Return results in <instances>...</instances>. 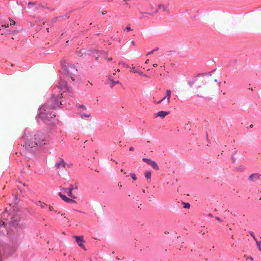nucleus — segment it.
<instances>
[{
	"label": "nucleus",
	"instance_id": "obj_44",
	"mask_svg": "<svg viewBox=\"0 0 261 261\" xmlns=\"http://www.w3.org/2000/svg\"><path fill=\"white\" fill-rule=\"evenodd\" d=\"M123 174L126 176V177L128 176V175L127 174V173L126 172H124Z\"/></svg>",
	"mask_w": 261,
	"mask_h": 261
},
{
	"label": "nucleus",
	"instance_id": "obj_35",
	"mask_svg": "<svg viewBox=\"0 0 261 261\" xmlns=\"http://www.w3.org/2000/svg\"><path fill=\"white\" fill-rule=\"evenodd\" d=\"M2 27L7 28V27H9V24H7V25H6V24H3V25H2Z\"/></svg>",
	"mask_w": 261,
	"mask_h": 261
},
{
	"label": "nucleus",
	"instance_id": "obj_52",
	"mask_svg": "<svg viewBox=\"0 0 261 261\" xmlns=\"http://www.w3.org/2000/svg\"><path fill=\"white\" fill-rule=\"evenodd\" d=\"M2 225H5V222H3Z\"/></svg>",
	"mask_w": 261,
	"mask_h": 261
},
{
	"label": "nucleus",
	"instance_id": "obj_40",
	"mask_svg": "<svg viewBox=\"0 0 261 261\" xmlns=\"http://www.w3.org/2000/svg\"><path fill=\"white\" fill-rule=\"evenodd\" d=\"M130 42L133 45H135V42L134 41H131Z\"/></svg>",
	"mask_w": 261,
	"mask_h": 261
},
{
	"label": "nucleus",
	"instance_id": "obj_11",
	"mask_svg": "<svg viewBox=\"0 0 261 261\" xmlns=\"http://www.w3.org/2000/svg\"><path fill=\"white\" fill-rule=\"evenodd\" d=\"M108 80L111 82L110 84L111 88H113L115 84L120 83L119 81H115L112 75H109Z\"/></svg>",
	"mask_w": 261,
	"mask_h": 261
},
{
	"label": "nucleus",
	"instance_id": "obj_24",
	"mask_svg": "<svg viewBox=\"0 0 261 261\" xmlns=\"http://www.w3.org/2000/svg\"><path fill=\"white\" fill-rule=\"evenodd\" d=\"M130 176L133 178V180H137V177L136 175L134 173H130Z\"/></svg>",
	"mask_w": 261,
	"mask_h": 261
},
{
	"label": "nucleus",
	"instance_id": "obj_25",
	"mask_svg": "<svg viewBox=\"0 0 261 261\" xmlns=\"http://www.w3.org/2000/svg\"><path fill=\"white\" fill-rule=\"evenodd\" d=\"M231 160H232V161L233 163L236 162V161L237 160V158L235 157V155L234 154H232L231 156Z\"/></svg>",
	"mask_w": 261,
	"mask_h": 261
},
{
	"label": "nucleus",
	"instance_id": "obj_9",
	"mask_svg": "<svg viewBox=\"0 0 261 261\" xmlns=\"http://www.w3.org/2000/svg\"><path fill=\"white\" fill-rule=\"evenodd\" d=\"M169 114V112L168 111H159L157 113L155 114L154 115V116L155 117H160L162 118H164L165 116H166L167 115Z\"/></svg>",
	"mask_w": 261,
	"mask_h": 261
},
{
	"label": "nucleus",
	"instance_id": "obj_46",
	"mask_svg": "<svg viewBox=\"0 0 261 261\" xmlns=\"http://www.w3.org/2000/svg\"><path fill=\"white\" fill-rule=\"evenodd\" d=\"M146 64H148L149 63V60H147L145 62Z\"/></svg>",
	"mask_w": 261,
	"mask_h": 261
},
{
	"label": "nucleus",
	"instance_id": "obj_33",
	"mask_svg": "<svg viewBox=\"0 0 261 261\" xmlns=\"http://www.w3.org/2000/svg\"><path fill=\"white\" fill-rule=\"evenodd\" d=\"M136 73H138V74H139L141 75H143V73L141 71L138 70V72H137Z\"/></svg>",
	"mask_w": 261,
	"mask_h": 261
},
{
	"label": "nucleus",
	"instance_id": "obj_41",
	"mask_svg": "<svg viewBox=\"0 0 261 261\" xmlns=\"http://www.w3.org/2000/svg\"><path fill=\"white\" fill-rule=\"evenodd\" d=\"M157 66H158V64H156V63H154V64H153V66L154 67H157Z\"/></svg>",
	"mask_w": 261,
	"mask_h": 261
},
{
	"label": "nucleus",
	"instance_id": "obj_38",
	"mask_svg": "<svg viewBox=\"0 0 261 261\" xmlns=\"http://www.w3.org/2000/svg\"><path fill=\"white\" fill-rule=\"evenodd\" d=\"M107 12L106 11H104L102 12V15H105L106 14H107Z\"/></svg>",
	"mask_w": 261,
	"mask_h": 261
},
{
	"label": "nucleus",
	"instance_id": "obj_34",
	"mask_svg": "<svg viewBox=\"0 0 261 261\" xmlns=\"http://www.w3.org/2000/svg\"><path fill=\"white\" fill-rule=\"evenodd\" d=\"M216 219L218 220L219 221H220V222H222V220L221 219H220V218L218 217H216Z\"/></svg>",
	"mask_w": 261,
	"mask_h": 261
},
{
	"label": "nucleus",
	"instance_id": "obj_15",
	"mask_svg": "<svg viewBox=\"0 0 261 261\" xmlns=\"http://www.w3.org/2000/svg\"><path fill=\"white\" fill-rule=\"evenodd\" d=\"M73 190V187L72 185L70 186V188L68 190V195L72 198H75V197L72 194V190Z\"/></svg>",
	"mask_w": 261,
	"mask_h": 261
},
{
	"label": "nucleus",
	"instance_id": "obj_7",
	"mask_svg": "<svg viewBox=\"0 0 261 261\" xmlns=\"http://www.w3.org/2000/svg\"><path fill=\"white\" fill-rule=\"evenodd\" d=\"M261 174L258 173H253L249 176V179L251 181H255L259 179Z\"/></svg>",
	"mask_w": 261,
	"mask_h": 261
},
{
	"label": "nucleus",
	"instance_id": "obj_13",
	"mask_svg": "<svg viewBox=\"0 0 261 261\" xmlns=\"http://www.w3.org/2000/svg\"><path fill=\"white\" fill-rule=\"evenodd\" d=\"M28 5L29 6H35V10H38L39 9L40 7H42L43 6L40 4H39L37 2H35V3H32V2H29L28 3Z\"/></svg>",
	"mask_w": 261,
	"mask_h": 261
},
{
	"label": "nucleus",
	"instance_id": "obj_29",
	"mask_svg": "<svg viewBox=\"0 0 261 261\" xmlns=\"http://www.w3.org/2000/svg\"><path fill=\"white\" fill-rule=\"evenodd\" d=\"M119 64H122L124 67H128V65H126V64H125L124 63H122V62H119Z\"/></svg>",
	"mask_w": 261,
	"mask_h": 261
},
{
	"label": "nucleus",
	"instance_id": "obj_28",
	"mask_svg": "<svg viewBox=\"0 0 261 261\" xmlns=\"http://www.w3.org/2000/svg\"><path fill=\"white\" fill-rule=\"evenodd\" d=\"M40 206L41 208H44L47 206V205L44 203H41Z\"/></svg>",
	"mask_w": 261,
	"mask_h": 261
},
{
	"label": "nucleus",
	"instance_id": "obj_32",
	"mask_svg": "<svg viewBox=\"0 0 261 261\" xmlns=\"http://www.w3.org/2000/svg\"><path fill=\"white\" fill-rule=\"evenodd\" d=\"M163 100H164L163 99V98H162V99H161L160 100H159V101H158L156 102H155V103H156V104L161 103Z\"/></svg>",
	"mask_w": 261,
	"mask_h": 261
},
{
	"label": "nucleus",
	"instance_id": "obj_49",
	"mask_svg": "<svg viewBox=\"0 0 261 261\" xmlns=\"http://www.w3.org/2000/svg\"><path fill=\"white\" fill-rule=\"evenodd\" d=\"M120 171H121V172H123V173H124V172H125L124 171L123 169H121V170H120Z\"/></svg>",
	"mask_w": 261,
	"mask_h": 261
},
{
	"label": "nucleus",
	"instance_id": "obj_43",
	"mask_svg": "<svg viewBox=\"0 0 261 261\" xmlns=\"http://www.w3.org/2000/svg\"><path fill=\"white\" fill-rule=\"evenodd\" d=\"M112 58H109L108 59V61H112Z\"/></svg>",
	"mask_w": 261,
	"mask_h": 261
},
{
	"label": "nucleus",
	"instance_id": "obj_21",
	"mask_svg": "<svg viewBox=\"0 0 261 261\" xmlns=\"http://www.w3.org/2000/svg\"><path fill=\"white\" fill-rule=\"evenodd\" d=\"M255 243L258 248L259 250L261 251V241H259L257 240L255 242Z\"/></svg>",
	"mask_w": 261,
	"mask_h": 261
},
{
	"label": "nucleus",
	"instance_id": "obj_23",
	"mask_svg": "<svg viewBox=\"0 0 261 261\" xmlns=\"http://www.w3.org/2000/svg\"><path fill=\"white\" fill-rule=\"evenodd\" d=\"M61 193H65V194H67L68 195V190L65 189V188H62L61 190Z\"/></svg>",
	"mask_w": 261,
	"mask_h": 261
},
{
	"label": "nucleus",
	"instance_id": "obj_56",
	"mask_svg": "<svg viewBox=\"0 0 261 261\" xmlns=\"http://www.w3.org/2000/svg\"><path fill=\"white\" fill-rule=\"evenodd\" d=\"M117 71L118 72H119V71H120V70L118 69H117Z\"/></svg>",
	"mask_w": 261,
	"mask_h": 261
},
{
	"label": "nucleus",
	"instance_id": "obj_30",
	"mask_svg": "<svg viewBox=\"0 0 261 261\" xmlns=\"http://www.w3.org/2000/svg\"><path fill=\"white\" fill-rule=\"evenodd\" d=\"M158 49V48H156L155 49H153V50H151V51L148 53L147 55H149L151 54L154 51Z\"/></svg>",
	"mask_w": 261,
	"mask_h": 261
},
{
	"label": "nucleus",
	"instance_id": "obj_31",
	"mask_svg": "<svg viewBox=\"0 0 261 261\" xmlns=\"http://www.w3.org/2000/svg\"><path fill=\"white\" fill-rule=\"evenodd\" d=\"M125 29L128 31H132V29H131L130 27H129V26H127Z\"/></svg>",
	"mask_w": 261,
	"mask_h": 261
},
{
	"label": "nucleus",
	"instance_id": "obj_16",
	"mask_svg": "<svg viewBox=\"0 0 261 261\" xmlns=\"http://www.w3.org/2000/svg\"><path fill=\"white\" fill-rule=\"evenodd\" d=\"M245 169V167L242 165H240L235 168V170L238 172H242Z\"/></svg>",
	"mask_w": 261,
	"mask_h": 261
},
{
	"label": "nucleus",
	"instance_id": "obj_55",
	"mask_svg": "<svg viewBox=\"0 0 261 261\" xmlns=\"http://www.w3.org/2000/svg\"><path fill=\"white\" fill-rule=\"evenodd\" d=\"M150 8H151V9H153V7L150 6Z\"/></svg>",
	"mask_w": 261,
	"mask_h": 261
},
{
	"label": "nucleus",
	"instance_id": "obj_36",
	"mask_svg": "<svg viewBox=\"0 0 261 261\" xmlns=\"http://www.w3.org/2000/svg\"><path fill=\"white\" fill-rule=\"evenodd\" d=\"M129 150L130 151H134V148L133 147H132H132H129Z\"/></svg>",
	"mask_w": 261,
	"mask_h": 261
},
{
	"label": "nucleus",
	"instance_id": "obj_12",
	"mask_svg": "<svg viewBox=\"0 0 261 261\" xmlns=\"http://www.w3.org/2000/svg\"><path fill=\"white\" fill-rule=\"evenodd\" d=\"M171 96V91L169 89L166 90V95L163 98L164 100L167 99V102L169 103L170 102V97Z\"/></svg>",
	"mask_w": 261,
	"mask_h": 261
},
{
	"label": "nucleus",
	"instance_id": "obj_48",
	"mask_svg": "<svg viewBox=\"0 0 261 261\" xmlns=\"http://www.w3.org/2000/svg\"><path fill=\"white\" fill-rule=\"evenodd\" d=\"M118 186H119V187L120 188H121V187H122L121 184L120 183H119V184H118Z\"/></svg>",
	"mask_w": 261,
	"mask_h": 261
},
{
	"label": "nucleus",
	"instance_id": "obj_42",
	"mask_svg": "<svg viewBox=\"0 0 261 261\" xmlns=\"http://www.w3.org/2000/svg\"><path fill=\"white\" fill-rule=\"evenodd\" d=\"M237 153V150H235L234 151V153L233 154H234L235 155Z\"/></svg>",
	"mask_w": 261,
	"mask_h": 261
},
{
	"label": "nucleus",
	"instance_id": "obj_51",
	"mask_svg": "<svg viewBox=\"0 0 261 261\" xmlns=\"http://www.w3.org/2000/svg\"><path fill=\"white\" fill-rule=\"evenodd\" d=\"M31 142H34V140L33 139L32 140H31Z\"/></svg>",
	"mask_w": 261,
	"mask_h": 261
},
{
	"label": "nucleus",
	"instance_id": "obj_8",
	"mask_svg": "<svg viewBox=\"0 0 261 261\" xmlns=\"http://www.w3.org/2000/svg\"><path fill=\"white\" fill-rule=\"evenodd\" d=\"M66 163L63 159H60V160L56 163L55 166L57 169L65 168Z\"/></svg>",
	"mask_w": 261,
	"mask_h": 261
},
{
	"label": "nucleus",
	"instance_id": "obj_47",
	"mask_svg": "<svg viewBox=\"0 0 261 261\" xmlns=\"http://www.w3.org/2000/svg\"><path fill=\"white\" fill-rule=\"evenodd\" d=\"M143 76H144V77H149V76H147V75L144 74H143Z\"/></svg>",
	"mask_w": 261,
	"mask_h": 261
},
{
	"label": "nucleus",
	"instance_id": "obj_54",
	"mask_svg": "<svg viewBox=\"0 0 261 261\" xmlns=\"http://www.w3.org/2000/svg\"><path fill=\"white\" fill-rule=\"evenodd\" d=\"M46 30H47V31L48 32H49V29H48V28H47V29H46Z\"/></svg>",
	"mask_w": 261,
	"mask_h": 261
},
{
	"label": "nucleus",
	"instance_id": "obj_4",
	"mask_svg": "<svg viewBox=\"0 0 261 261\" xmlns=\"http://www.w3.org/2000/svg\"><path fill=\"white\" fill-rule=\"evenodd\" d=\"M63 69L65 73L73 81V75L77 72V69L73 65L68 64L64 65Z\"/></svg>",
	"mask_w": 261,
	"mask_h": 261
},
{
	"label": "nucleus",
	"instance_id": "obj_57",
	"mask_svg": "<svg viewBox=\"0 0 261 261\" xmlns=\"http://www.w3.org/2000/svg\"><path fill=\"white\" fill-rule=\"evenodd\" d=\"M249 89H251L252 91L253 90L252 88H249Z\"/></svg>",
	"mask_w": 261,
	"mask_h": 261
},
{
	"label": "nucleus",
	"instance_id": "obj_17",
	"mask_svg": "<svg viewBox=\"0 0 261 261\" xmlns=\"http://www.w3.org/2000/svg\"><path fill=\"white\" fill-rule=\"evenodd\" d=\"M158 7V9L154 11V14H157L159 12V10L160 9H162L164 11L166 10V7L163 4L159 5Z\"/></svg>",
	"mask_w": 261,
	"mask_h": 261
},
{
	"label": "nucleus",
	"instance_id": "obj_20",
	"mask_svg": "<svg viewBox=\"0 0 261 261\" xmlns=\"http://www.w3.org/2000/svg\"><path fill=\"white\" fill-rule=\"evenodd\" d=\"M182 204L184 206V207L185 208H189L190 207V204L189 203H186V202H182Z\"/></svg>",
	"mask_w": 261,
	"mask_h": 261
},
{
	"label": "nucleus",
	"instance_id": "obj_6",
	"mask_svg": "<svg viewBox=\"0 0 261 261\" xmlns=\"http://www.w3.org/2000/svg\"><path fill=\"white\" fill-rule=\"evenodd\" d=\"M73 237L75 238V241L77 243V244H78V245L81 247L82 248L84 249L85 250H86L84 245V243L85 242V241L84 240V237L83 236H73Z\"/></svg>",
	"mask_w": 261,
	"mask_h": 261
},
{
	"label": "nucleus",
	"instance_id": "obj_18",
	"mask_svg": "<svg viewBox=\"0 0 261 261\" xmlns=\"http://www.w3.org/2000/svg\"><path fill=\"white\" fill-rule=\"evenodd\" d=\"M151 172L150 171H146L144 173L145 177L147 179H150L151 178Z\"/></svg>",
	"mask_w": 261,
	"mask_h": 261
},
{
	"label": "nucleus",
	"instance_id": "obj_14",
	"mask_svg": "<svg viewBox=\"0 0 261 261\" xmlns=\"http://www.w3.org/2000/svg\"><path fill=\"white\" fill-rule=\"evenodd\" d=\"M227 22L226 21H222L221 23L218 24V28L220 30H224L226 27Z\"/></svg>",
	"mask_w": 261,
	"mask_h": 261
},
{
	"label": "nucleus",
	"instance_id": "obj_2",
	"mask_svg": "<svg viewBox=\"0 0 261 261\" xmlns=\"http://www.w3.org/2000/svg\"><path fill=\"white\" fill-rule=\"evenodd\" d=\"M61 97L59 95H53L46 103L40 109V112L38 116V118L43 120L44 122H48L50 119L55 117V114L50 113V110L55 109L62 105V101H59Z\"/></svg>",
	"mask_w": 261,
	"mask_h": 261
},
{
	"label": "nucleus",
	"instance_id": "obj_22",
	"mask_svg": "<svg viewBox=\"0 0 261 261\" xmlns=\"http://www.w3.org/2000/svg\"><path fill=\"white\" fill-rule=\"evenodd\" d=\"M249 233L250 234V236L253 238V239H254V240L256 242L257 240V239L255 238V236H254V233L252 231H250L249 232Z\"/></svg>",
	"mask_w": 261,
	"mask_h": 261
},
{
	"label": "nucleus",
	"instance_id": "obj_26",
	"mask_svg": "<svg viewBox=\"0 0 261 261\" xmlns=\"http://www.w3.org/2000/svg\"><path fill=\"white\" fill-rule=\"evenodd\" d=\"M130 72H133L134 73H136L138 72V70L136 69L135 67L132 66L131 70H130Z\"/></svg>",
	"mask_w": 261,
	"mask_h": 261
},
{
	"label": "nucleus",
	"instance_id": "obj_37",
	"mask_svg": "<svg viewBox=\"0 0 261 261\" xmlns=\"http://www.w3.org/2000/svg\"><path fill=\"white\" fill-rule=\"evenodd\" d=\"M80 107L83 108V109H84L85 110H86V108L84 106H83V105L81 106Z\"/></svg>",
	"mask_w": 261,
	"mask_h": 261
},
{
	"label": "nucleus",
	"instance_id": "obj_1",
	"mask_svg": "<svg viewBox=\"0 0 261 261\" xmlns=\"http://www.w3.org/2000/svg\"><path fill=\"white\" fill-rule=\"evenodd\" d=\"M217 80H213L212 77L195 79L193 81H189L188 84L192 87L195 84V90L197 95L200 97H204L214 89L212 85L213 82H216Z\"/></svg>",
	"mask_w": 261,
	"mask_h": 261
},
{
	"label": "nucleus",
	"instance_id": "obj_10",
	"mask_svg": "<svg viewBox=\"0 0 261 261\" xmlns=\"http://www.w3.org/2000/svg\"><path fill=\"white\" fill-rule=\"evenodd\" d=\"M59 196L65 202L68 203H71V202H75V201L74 200H72L70 198H67L65 195L63 194L62 193L60 192L59 193Z\"/></svg>",
	"mask_w": 261,
	"mask_h": 261
},
{
	"label": "nucleus",
	"instance_id": "obj_5",
	"mask_svg": "<svg viewBox=\"0 0 261 261\" xmlns=\"http://www.w3.org/2000/svg\"><path fill=\"white\" fill-rule=\"evenodd\" d=\"M142 160L144 162L146 163L148 165H150L154 169L156 170H159V167L158 166L157 163L155 161L152 160L150 159L145 158H143Z\"/></svg>",
	"mask_w": 261,
	"mask_h": 261
},
{
	"label": "nucleus",
	"instance_id": "obj_3",
	"mask_svg": "<svg viewBox=\"0 0 261 261\" xmlns=\"http://www.w3.org/2000/svg\"><path fill=\"white\" fill-rule=\"evenodd\" d=\"M23 139L25 146L30 147H34L36 146H42L47 142L44 134L40 132L37 133L33 136L25 135Z\"/></svg>",
	"mask_w": 261,
	"mask_h": 261
},
{
	"label": "nucleus",
	"instance_id": "obj_19",
	"mask_svg": "<svg viewBox=\"0 0 261 261\" xmlns=\"http://www.w3.org/2000/svg\"><path fill=\"white\" fill-rule=\"evenodd\" d=\"M80 115H81V116L82 118H84V117L89 118L91 116V115L90 114H86L82 111L80 112Z\"/></svg>",
	"mask_w": 261,
	"mask_h": 261
},
{
	"label": "nucleus",
	"instance_id": "obj_45",
	"mask_svg": "<svg viewBox=\"0 0 261 261\" xmlns=\"http://www.w3.org/2000/svg\"><path fill=\"white\" fill-rule=\"evenodd\" d=\"M208 216L211 217H213V215L212 214H208Z\"/></svg>",
	"mask_w": 261,
	"mask_h": 261
},
{
	"label": "nucleus",
	"instance_id": "obj_53",
	"mask_svg": "<svg viewBox=\"0 0 261 261\" xmlns=\"http://www.w3.org/2000/svg\"><path fill=\"white\" fill-rule=\"evenodd\" d=\"M148 14H149V15H152V16L153 15V14H151V13H148Z\"/></svg>",
	"mask_w": 261,
	"mask_h": 261
},
{
	"label": "nucleus",
	"instance_id": "obj_50",
	"mask_svg": "<svg viewBox=\"0 0 261 261\" xmlns=\"http://www.w3.org/2000/svg\"><path fill=\"white\" fill-rule=\"evenodd\" d=\"M249 258L251 260H253V258L252 257H249Z\"/></svg>",
	"mask_w": 261,
	"mask_h": 261
},
{
	"label": "nucleus",
	"instance_id": "obj_27",
	"mask_svg": "<svg viewBox=\"0 0 261 261\" xmlns=\"http://www.w3.org/2000/svg\"><path fill=\"white\" fill-rule=\"evenodd\" d=\"M9 20L11 22L10 25H14L15 24V21L11 19L10 18H9Z\"/></svg>",
	"mask_w": 261,
	"mask_h": 261
},
{
	"label": "nucleus",
	"instance_id": "obj_58",
	"mask_svg": "<svg viewBox=\"0 0 261 261\" xmlns=\"http://www.w3.org/2000/svg\"><path fill=\"white\" fill-rule=\"evenodd\" d=\"M205 261H207V259H205Z\"/></svg>",
	"mask_w": 261,
	"mask_h": 261
},
{
	"label": "nucleus",
	"instance_id": "obj_39",
	"mask_svg": "<svg viewBox=\"0 0 261 261\" xmlns=\"http://www.w3.org/2000/svg\"><path fill=\"white\" fill-rule=\"evenodd\" d=\"M49 209L50 211L53 210V206H49Z\"/></svg>",
	"mask_w": 261,
	"mask_h": 261
}]
</instances>
